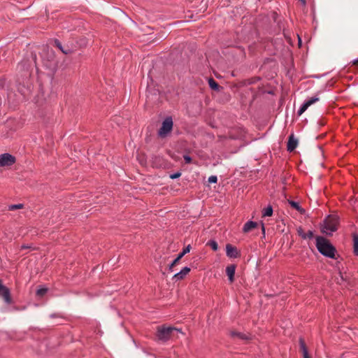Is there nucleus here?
<instances>
[{
  "instance_id": "1",
  "label": "nucleus",
  "mask_w": 358,
  "mask_h": 358,
  "mask_svg": "<svg viewBox=\"0 0 358 358\" xmlns=\"http://www.w3.org/2000/svg\"><path fill=\"white\" fill-rule=\"evenodd\" d=\"M178 334H182L181 329L164 324L157 327L155 338L159 342L166 343L178 338Z\"/></svg>"
},
{
  "instance_id": "2",
  "label": "nucleus",
  "mask_w": 358,
  "mask_h": 358,
  "mask_svg": "<svg viewBox=\"0 0 358 358\" xmlns=\"http://www.w3.org/2000/svg\"><path fill=\"white\" fill-rule=\"evenodd\" d=\"M316 247L318 251L324 256L335 258L336 249L325 238L317 236L316 238Z\"/></svg>"
},
{
  "instance_id": "3",
  "label": "nucleus",
  "mask_w": 358,
  "mask_h": 358,
  "mask_svg": "<svg viewBox=\"0 0 358 358\" xmlns=\"http://www.w3.org/2000/svg\"><path fill=\"white\" fill-rule=\"evenodd\" d=\"M338 218L336 215H329L324 220L322 226L321 231L327 235H331L338 228Z\"/></svg>"
},
{
  "instance_id": "4",
  "label": "nucleus",
  "mask_w": 358,
  "mask_h": 358,
  "mask_svg": "<svg viewBox=\"0 0 358 358\" xmlns=\"http://www.w3.org/2000/svg\"><path fill=\"white\" fill-rule=\"evenodd\" d=\"M173 125V123L172 118L171 117H167L163 121L162 127L158 131V135L162 138L166 136L167 134L171 131Z\"/></svg>"
},
{
  "instance_id": "5",
  "label": "nucleus",
  "mask_w": 358,
  "mask_h": 358,
  "mask_svg": "<svg viewBox=\"0 0 358 358\" xmlns=\"http://www.w3.org/2000/svg\"><path fill=\"white\" fill-rule=\"evenodd\" d=\"M16 159L9 153L0 155V167L10 166L15 163Z\"/></svg>"
},
{
  "instance_id": "6",
  "label": "nucleus",
  "mask_w": 358,
  "mask_h": 358,
  "mask_svg": "<svg viewBox=\"0 0 358 358\" xmlns=\"http://www.w3.org/2000/svg\"><path fill=\"white\" fill-rule=\"evenodd\" d=\"M0 296L3 298L4 301L9 304L11 303L10 292L8 287L2 284L0 280Z\"/></svg>"
},
{
  "instance_id": "7",
  "label": "nucleus",
  "mask_w": 358,
  "mask_h": 358,
  "mask_svg": "<svg viewBox=\"0 0 358 358\" xmlns=\"http://www.w3.org/2000/svg\"><path fill=\"white\" fill-rule=\"evenodd\" d=\"M318 101L319 98L317 96L312 97L310 99L306 101L298 110V115H301L308 109L309 106H310L312 104L315 103Z\"/></svg>"
},
{
  "instance_id": "8",
  "label": "nucleus",
  "mask_w": 358,
  "mask_h": 358,
  "mask_svg": "<svg viewBox=\"0 0 358 358\" xmlns=\"http://www.w3.org/2000/svg\"><path fill=\"white\" fill-rule=\"evenodd\" d=\"M226 254L229 258H237L240 257V252L235 246L231 244L226 245Z\"/></svg>"
},
{
  "instance_id": "9",
  "label": "nucleus",
  "mask_w": 358,
  "mask_h": 358,
  "mask_svg": "<svg viewBox=\"0 0 358 358\" xmlns=\"http://www.w3.org/2000/svg\"><path fill=\"white\" fill-rule=\"evenodd\" d=\"M190 248H191L190 245H188L187 247L183 248L182 251L178 254V257L169 265V269L170 271H172L173 268L179 262V261L182 259V257L185 255H186L187 253L189 252Z\"/></svg>"
},
{
  "instance_id": "10",
  "label": "nucleus",
  "mask_w": 358,
  "mask_h": 358,
  "mask_svg": "<svg viewBox=\"0 0 358 358\" xmlns=\"http://www.w3.org/2000/svg\"><path fill=\"white\" fill-rule=\"evenodd\" d=\"M298 145V140L294 138V134H291L289 136L288 142H287V150L289 152H292L295 150Z\"/></svg>"
},
{
  "instance_id": "11",
  "label": "nucleus",
  "mask_w": 358,
  "mask_h": 358,
  "mask_svg": "<svg viewBox=\"0 0 358 358\" xmlns=\"http://www.w3.org/2000/svg\"><path fill=\"white\" fill-rule=\"evenodd\" d=\"M190 271V268L185 266L180 272L176 273L173 276V279L176 281L182 280Z\"/></svg>"
},
{
  "instance_id": "12",
  "label": "nucleus",
  "mask_w": 358,
  "mask_h": 358,
  "mask_svg": "<svg viewBox=\"0 0 358 358\" xmlns=\"http://www.w3.org/2000/svg\"><path fill=\"white\" fill-rule=\"evenodd\" d=\"M236 268V266L235 264L229 265L226 268V273L230 282H233L234 281Z\"/></svg>"
},
{
  "instance_id": "13",
  "label": "nucleus",
  "mask_w": 358,
  "mask_h": 358,
  "mask_svg": "<svg viewBox=\"0 0 358 358\" xmlns=\"http://www.w3.org/2000/svg\"><path fill=\"white\" fill-rule=\"evenodd\" d=\"M257 226V223L253 221H248L247 222L243 228V231L245 233H248L252 230L253 229L256 228Z\"/></svg>"
},
{
  "instance_id": "14",
  "label": "nucleus",
  "mask_w": 358,
  "mask_h": 358,
  "mask_svg": "<svg viewBox=\"0 0 358 358\" xmlns=\"http://www.w3.org/2000/svg\"><path fill=\"white\" fill-rule=\"evenodd\" d=\"M230 335L233 338H238L241 340H247L249 338V337L247 335H245V334L241 333V332L235 331H231L230 332Z\"/></svg>"
},
{
  "instance_id": "15",
  "label": "nucleus",
  "mask_w": 358,
  "mask_h": 358,
  "mask_svg": "<svg viewBox=\"0 0 358 358\" xmlns=\"http://www.w3.org/2000/svg\"><path fill=\"white\" fill-rule=\"evenodd\" d=\"M288 203L290 204V206L296 209L297 211H299L300 213L303 214L305 213V210L301 207L299 203L298 202L288 200Z\"/></svg>"
},
{
  "instance_id": "16",
  "label": "nucleus",
  "mask_w": 358,
  "mask_h": 358,
  "mask_svg": "<svg viewBox=\"0 0 358 358\" xmlns=\"http://www.w3.org/2000/svg\"><path fill=\"white\" fill-rule=\"evenodd\" d=\"M208 85L210 87L215 91H219L220 89V86L218 85V83L213 79V78H209L208 79Z\"/></svg>"
},
{
  "instance_id": "17",
  "label": "nucleus",
  "mask_w": 358,
  "mask_h": 358,
  "mask_svg": "<svg viewBox=\"0 0 358 358\" xmlns=\"http://www.w3.org/2000/svg\"><path fill=\"white\" fill-rule=\"evenodd\" d=\"M272 214H273V208L271 206L266 207L262 211L263 217H269V216H271Z\"/></svg>"
},
{
  "instance_id": "18",
  "label": "nucleus",
  "mask_w": 358,
  "mask_h": 358,
  "mask_svg": "<svg viewBox=\"0 0 358 358\" xmlns=\"http://www.w3.org/2000/svg\"><path fill=\"white\" fill-rule=\"evenodd\" d=\"M55 45H56V46H57L59 50H61V51H62L64 54H65V55H68V54H69V53L71 52V50H70V49H69V48H68V49H65V50H64V49H63V48H62V46L61 43H60L58 40H55Z\"/></svg>"
},
{
  "instance_id": "19",
  "label": "nucleus",
  "mask_w": 358,
  "mask_h": 358,
  "mask_svg": "<svg viewBox=\"0 0 358 358\" xmlns=\"http://www.w3.org/2000/svg\"><path fill=\"white\" fill-rule=\"evenodd\" d=\"M353 243H354V252L358 256V236L357 234L353 235Z\"/></svg>"
},
{
  "instance_id": "20",
  "label": "nucleus",
  "mask_w": 358,
  "mask_h": 358,
  "mask_svg": "<svg viewBox=\"0 0 358 358\" xmlns=\"http://www.w3.org/2000/svg\"><path fill=\"white\" fill-rule=\"evenodd\" d=\"M22 208H23V204L19 203V204L10 205V206H8V209L9 210H17V209H21Z\"/></svg>"
},
{
  "instance_id": "21",
  "label": "nucleus",
  "mask_w": 358,
  "mask_h": 358,
  "mask_svg": "<svg viewBox=\"0 0 358 358\" xmlns=\"http://www.w3.org/2000/svg\"><path fill=\"white\" fill-rule=\"evenodd\" d=\"M208 245L211 247L213 250L217 251L218 249V245L215 241H210Z\"/></svg>"
},
{
  "instance_id": "22",
  "label": "nucleus",
  "mask_w": 358,
  "mask_h": 358,
  "mask_svg": "<svg viewBox=\"0 0 358 358\" xmlns=\"http://www.w3.org/2000/svg\"><path fill=\"white\" fill-rule=\"evenodd\" d=\"M299 343H300L301 349V350L303 352V355L305 353V352H308V350L306 348V346L303 339L300 338Z\"/></svg>"
},
{
  "instance_id": "23",
  "label": "nucleus",
  "mask_w": 358,
  "mask_h": 358,
  "mask_svg": "<svg viewBox=\"0 0 358 358\" xmlns=\"http://www.w3.org/2000/svg\"><path fill=\"white\" fill-rule=\"evenodd\" d=\"M48 291V289L47 288H41V289H38L37 291H36V295L37 296H43Z\"/></svg>"
},
{
  "instance_id": "24",
  "label": "nucleus",
  "mask_w": 358,
  "mask_h": 358,
  "mask_svg": "<svg viewBox=\"0 0 358 358\" xmlns=\"http://www.w3.org/2000/svg\"><path fill=\"white\" fill-rule=\"evenodd\" d=\"M297 233L303 239H306V233L303 231V229L301 227H299L297 229Z\"/></svg>"
},
{
  "instance_id": "25",
  "label": "nucleus",
  "mask_w": 358,
  "mask_h": 358,
  "mask_svg": "<svg viewBox=\"0 0 358 358\" xmlns=\"http://www.w3.org/2000/svg\"><path fill=\"white\" fill-rule=\"evenodd\" d=\"M217 181V178L215 176H211L208 178V182L210 183H215Z\"/></svg>"
},
{
  "instance_id": "26",
  "label": "nucleus",
  "mask_w": 358,
  "mask_h": 358,
  "mask_svg": "<svg viewBox=\"0 0 358 358\" xmlns=\"http://www.w3.org/2000/svg\"><path fill=\"white\" fill-rule=\"evenodd\" d=\"M183 157L186 164H190L192 162V158L189 155H184Z\"/></svg>"
},
{
  "instance_id": "27",
  "label": "nucleus",
  "mask_w": 358,
  "mask_h": 358,
  "mask_svg": "<svg viewBox=\"0 0 358 358\" xmlns=\"http://www.w3.org/2000/svg\"><path fill=\"white\" fill-rule=\"evenodd\" d=\"M180 176H181V173H180V172H177V173H173V174H171V175L170 176V178H171V179H176V178H179Z\"/></svg>"
},
{
  "instance_id": "28",
  "label": "nucleus",
  "mask_w": 358,
  "mask_h": 358,
  "mask_svg": "<svg viewBox=\"0 0 358 358\" xmlns=\"http://www.w3.org/2000/svg\"><path fill=\"white\" fill-rule=\"evenodd\" d=\"M306 238H312L313 237V232L310 230L308 231L306 234Z\"/></svg>"
},
{
  "instance_id": "29",
  "label": "nucleus",
  "mask_w": 358,
  "mask_h": 358,
  "mask_svg": "<svg viewBox=\"0 0 358 358\" xmlns=\"http://www.w3.org/2000/svg\"><path fill=\"white\" fill-rule=\"evenodd\" d=\"M303 355V358H310V357L308 356V352H305V353Z\"/></svg>"
},
{
  "instance_id": "30",
  "label": "nucleus",
  "mask_w": 358,
  "mask_h": 358,
  "mask_svg": "<svg viewBox=\"0 0 358 358\" xmlns=\"http://www.w3.org/2000/svg\"><path fill=\"white\" fill-rule=\"evenodd\" d=\"M27 248H29V246L26 245H23L21 246V249H27Z\"/></svg>"
},
{
  "instance_id": "31",
  "label": "nucleus",
  "mask_w": 358,
  "mask_h": 358,
  "mask_svg": "<svg viewBox=\"0 0 358 358\" xmlns=\"http://www.w3.org/2000/svg\"><path fill=\"white\" fill-rule=\"evenodd\" d=\"M353 64H358V59L353 61Z\"/></svg>"
},
{
  "instance_id": "32",
  "label": "nucleus",
  "mask_w": 358,
  "mask_h": 358,
  "mask_svg": "<svg viewBox=\"0 0 358 358\" xmlns=\"http://www.w3.org/2000/svg\"><path fill=\"white\" fill-rule=\"evenodd\" d=\"M303 5H305L306 4V0H299Z\"/></svg>"
},
{
  "instance_id": "33",
  "label": "nucleus",
  "mask_w": 358,
  "mask_h": 358,
  "mask_svg": "<svg viewBox=\"0 0 358 358\" xmlns=\"http://www.w3.org/2000/svg\"><path fill=\"white\" fill-rule=\"evenodd\" d=\"M262 230H263V231H264V224H262Z\"/></svg>"
}]
</instances>
